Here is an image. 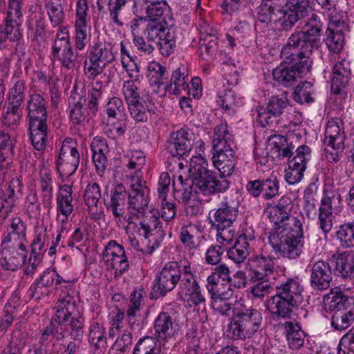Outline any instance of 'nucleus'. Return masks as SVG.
I'll use <instances>...</instances> for the list:
<instances>
[{"instance_id":"obj_1","label":"nucleus","mask_w":354,"mask_h":354,"mask_svg":"<svg viewBox=\"0 0 354 354\" xmlns=\"http://www.w3.org/2000/svg\"><path fill=\"white\" fill-rule=\"evenodd\" d=\"M55 314L42 333V339L54 334L57 340L65 338L68 334L71 338L80 342L84 335V318L80 315L76 300L69 295L59 299L55 306Z\"/></svg>"},{"instance_id":"obj_2","label":"nucleus","mask_w":354,"mask_h":354,"mask_svg":"<svg viewBox=\"0 0 354 354\" xmlns=\"http://www.w3.org/2000/svg\"><path fill=\"white\" fill-rule=\"evenodd\" d=\"M308 16V0H261L258 19L262 23H277L284 31L290 30L295 25Z\"/></svg>"},{"instance_id":"obj_3","label":"nucleus","mask_w":354,"mask_h":354,"mask_svg":"<svg viewBox=\"0 0 354 354\" xmlns=\"http://www.w3.org/2000/svg\"><path fill=\"white\" fill-rule=\"evenodd\" d=\"M283 62L272 71L274 79L281 86H292L297 79L305 72H309L312 67V57L304 54L287 44L281 50Z\"/></svg>"},{"instance_id":"obj_4","label":"nucleus","mask_w":354,"mask_h":354,"mask_svg":"<svg viewBox=\"0 0 354 354\" xmlns=\"http://www.w3.org/2000/svg\"><path fill=\"white\" fill-rule=\"evenodd\" d=\"M196 158L199 162L193 160L191 162L189 171L192 173V177L186 178V187L178 190V192H182L180 199L183 203H188L192 196L193 186L199 189L204 195L224 192L228 189V183L224 178L216 180L212 177V171L208 169L207 163L203 158Z\"/></svg>"},{"instance_id":"obj_5","label":"nucleus","mask_w":354,"mask_h":354,"mask_svg":"<svg viewBox=\"0 0 354 354\" xmlns=\"http://www.w3.org/2000/svg\"><path fill=\"white\" fill-rule=\"evenodd\" d=\"M268 239L276 254L279 253L283 258L296 259L301 254L304 246L302 225L291 228L279 227L270 232Z\"/></svg>"},{"instance_id":"obj_6","label":"nucleus","mask_w":354,"mask_h":354,"mask_svg":"<svg viewBox=\"0 0 354 354\" xmlns=\"http://www.w3.org/2000/svg\"><path fill=\"white\" fill-rule=\"evenodd\" d=\"M29 131L31 143L38 151L47 145L48 127L44 100L39 94L32 95L28 102Z\"/></svg>"},{"instance_id":"obj_7","label":"nucleus","mask_w":354,"mask_h":354,"mask_svg":"<svg viewBox=\"0 0 354 354\" xmlns=\"http://www.w3.org/2000/svg\"><path fill=\"white\" fill-rule=\"evenodd\" d=\"M322 26L319 17L313 12L305 21L304 30L292 32L286 44L312 57L314 50L319 47Z\"/></svg>"},{"instance_id":"obj_8","label":"nucleus","mask_w":354,"mask_h":354,"mask_svg":"<svg viewBox=\"0 0 354 354\" xmlns=\"http://www.w3.org/2000/svg\"><path fill=\"white\" fill-rule=\"evenodd\" d=\"M262 322V313L257 309L250 308L237 313L227 326L228 335L233 340L251 338L261 328Z\"/></svg>"},{"instance_id":"obj_9","label":"nucleus","mask_w":354,"mask_h":354,"mask_svg":"<svg viewBox=\"0 0 354 354\" xmlns=\"http://www.w3.org/2000/svg\"><path fill=\"white\" fill-rule=\"evenodd\" d=\"M238 215V206L230 201L223 202L217 209L209 212V220L212 226L216 227L217 241L220 243H229L232 237L230 230L225 232L236 221Z\"/></svg>"},{"instance_id":"obj_10","label":"nucleus","mask_w":354,"mask_h":354,"mask_svg":"<svg viewBox=\"0 0 354 354\" xmlns=\"http://www.w3.org/2000/svg\"><path fill=\"white\" fill-rule=\"evenodd\" d=\"M181 279V271L177 262L171 261L165 264L156 275L151 291L152 299L164 297L176 286Z\"/></svg>"},{"instance_id":"obj_11","label":"nucleus","mask_w":354,"mask_h":354,"mask_svg":"<svg viewBox=\"0 0 354 354\" xmlns=\"http://www.w3.org/2000/svg\"><path fill=\"white\" fill-rule=\"evenodd\" d=\"M88 62H84V71L89 78H94L102 73L115 57L109 45L97 42L91 46L88 55Z\"/></svg>"},{"instance_id":"obj_12","label":"nucleus","mask_w":354,"mask_h":354,"mask_svg":"<svg viewBox=\"0 0 354 354\" xmlns=\"http://www.w3.org/2000/svg\"><path fill=\"white\" fill-rule=\"evenodd\" d=\"M77 55L74 51L68 33L63 30H59L52 45L51 55L53 59H57L62 66L70 70L80 66Z\"/></svg>"},{"instance_id":"obj_13","label":"nucleus","mask_w":354,"mask_h":354,"mask_svg":"<svg viewBox=\"0 0 354 354\" xmlns=\"http://www.w3.org/2000/svg\"><path fill=\"white\" fill-rule=\"evenodd\" d=\"M292 207L291 200L288 197H282L277 204L267 206L268 210V218L274 224L273 231L283 227L291 228L298 225H301L300 221L290 215V212Z\"/></svg>"},{"instance_id":"obj_14","label":"nucleus","mask_w":354,"mask_h":354,"mask_svg":"<svg viewBox=\"0 0 354 354\" xmlns=\"http://www.w3.org/2000/svg\"><path fill=\"white\" fill-rule=\"evenodd\" d=\"M27 254L25 245L1 241L0 266L4 270L16 271L25 263Z\"/></svg>"},{"instance_id":"obj_15","label":"nucleus","mask_w":354,"mask_h":354,"mask_svg":"<svg viewBox=\"0 0 354 354\" xmlns=\"http://www.w3.org/2000/svg\"><path fill=\"white\" fill-rule=\"evenodd\" d=\"M346 136L344 131L337 123L329 122L325 130L324 142L327 147H330L335 152L325 149V156L329 162H337L339 160V153L345 147Z\"/></svg>"},{"instance_id":"obj_16","label":"nucleus","mask_w":354,"mask_h":354,"mask_svg":"<svg viewBox=\"0 0 354 354\" xmlns=\"http://www.w3.org/2000/svg\"><path fill=\"white\" fill-rule=\"evenodd\" d=\"M348 25L342 19L331 18L325 32V44L330 53H339L345 45V34Z\"/></svg>"},{"instance_id":"obj_17","label":"nucleus","mask_w":354,"mask_h":354,"mask_svg":"<svg viewBox=\"0 0 354 354\" xmlns=\"http://www.w3.org/2000/svg\"><path fill=\"white\" fill-rule=\"evenodd\" d=\"M149 194L148 187L140 180L130 185V189L127 191V208L129 212L135 210L137 213L132 214L129 220L133 217L140 218V214L147 209L149 203Z\"/></svg>"},{"instance_id":"obj_18","label":"nucleus","mask_w":354,"mask_h":354,"mask_svg":"<svg viewBox=\"0 0 354 354\" xmlns=\"http://www.w3.org/2000/svg\"><path fill=\"white\" fill-rule=\"evenodd\" d=\"M310 149L307 145H301L296 149V155L288 162L289 169L286 174V180L290 185L299 182L306 168V156H310Z\"/></svg>"},{"instance_id":"obj_19","label":"nucleus","mask_w":354,"mask_h":354,"mask_svg":"<svg viewBox=\"0 0 354 354\" xmlns=\"http://www.w3.org/2000/svg\"><path fill=\"white\" fill-rule=\"evenodd\" d=\"M23 185L18 178H14L6 185V189L0 188V213L5 216L13 211L16 202L22 194Z\"/></svg>"},{"instance_id":"obj_20","label":"nucleus","mask_w":354,"mask_h":354,"mask_svg":"<svg viewBox=\"0 0 354 354\" xmlns=\"http://www.w3.org/2000/svg\"><path fill=\"white\" fill-rule=\"evenodd\" d=\"M323 302L326 312H354V297L344 295L337 288L324 295Z\"/></svg>"},{"instance_id":"obj_21","label":"nucleus","mask_w":354,"mask_h":354,"mask_svg":"<svg viewBox=\"0 0 354 354\" xmlns=\"http://www.w3.org/2000/svg\"><path fill=\"white\" fill-rule=\"evenodd\" d=\"M212 146V155H218L220 153H235L234 149L236 147L234 136L230 132L226 123H221L215 127Z\"/></svg>"},{"instance_id":"obj_22","label":"nucleus","mask_w":354,"mask_h":354,"mask_svg":"<svg viewBox=\"0 0 354 354\" xmlns=\"http://www.w3.org/2000/svg\"><path fill=\"white\" fill-rule=\"evenodd\" d=\"M332 270L328 263L317 261L312 266L310 286L317 290H324L330 287L332 281Z\"/></svg>"},{"instance_id":"obj_23","label":"nucleus","mask_w":354,"mask_h":354,"mask_svg":"<svg viewBox=\"0 0 354 354\" xmlns=\"http://www.w3.org/2000/svg\"><path fill=\"white\" fill-rule=\"evenodd\" d=\"M189 135L183 129L172 133L166 142L165 149L174 157L186 156L192 147Z\"/></svg>"},{"instance_id":"obj_24","label":"nucleus","mask_w":354,"mask_h":354,"mask_svg":"<svg viewBox=\"0 0 354 354\" xmlns=\"http://www.w3.org/2000/svg\"><path fill=\"white\" fill-rule=\"evenodd\" d=\"M71 142L64 140L60 149L57 164L66 171V174L71 175L75 172L80 164V154Z\"/></svg>"},{"instance_id":"obj_25","label":"nucleus","mask_w":354,"mask_h":354,"mask_svg":"<svg viewBox=\"0 0 354 354\" xmlns=\"http://www.w3.org/2000/svg\"><path fill=\"white\" fill-rule=\"evenodd\" d=\"M127 191L122 184L116 185L111 192L110 201L104 202L107 210H110L117 218H124Z\"/></svg>"},{"instance_id":"obj_26","label":"nucleus","mask_w":354,"mask_h":354,"mask_svg":"<svg viewBox=\"0 0 354 354\" xmlns=\"http://www.w3.org/2000/svg\"><path fill=\"white\" fill-rule=\"evenodd\" d=\"M298 306L277 292L266 302L267 310L277 317L290 318L294 308Z\"/></svg>"},{"instance_id":"obj_27","label":"nucleus","mask_w":354,"mask_h":354,"mask_svg":"<svg viewBox=\"0 0 354 354\" xmlns=\"http://www.w3.org/2000/svg\"><path fill=\"white\" fill-rule=\"evenodd\" d=\"M212 161L214 167L219 171L220 175L218 177H216L213 175L212 171V177L214 180L224 178L228 183V187L230 186V181L226 178L227 176H230L234 171L237 156L235 153H220L218 155H212Z\"/></svg>"},{"instance_id":"obj_28","label":"nucleus","mask_w":354,"mask_h":354,"mask_svg":"<svg viewBox=\"0 0 354 354\" xmlns=\"http://www.w3.org/2000/svg\"><path fill=\"white\" fill-rule=\"evenodd\" d=\"M253 239L254 236H248L245 233L240 234L234 245L227 250L228 258L237 264L244 262L251 251L249 241H252Z\"/></svg>"},{"instance_id":"obj_29","label":"nucleus","mask_w":354,"mask_h":354,"mask_svg":"<svg viewBox=\"0 0 354 354\" xmlns=\"http://www.w3.org/2000/svg\"><path fill=\"white\" fill-rule=\"evenodd\" d=\"M137 90H124V95L129 106L131 116L136 122H145L147 115L142 102V97Z\"/></svg>"},{"instance_id":"obj_30","label":"nucleus","mask_w":354,"mask_h":354,"mask_svg":"<svg viewBox=\"0 0 354 354\" xmlns=\"http://www.w3.org/2000/svg\"><path fill=\"white\" fill-rule=\"evenodd\" d=\"M26 235V225L19 216H15L10 220L7 227V234L2 242L25 245Z\"/></svg>"},{"instance_id":"obj_31","label":"nucleus","mask_w":354,"mask_h":354,"mask_svg":"<svg viewBox=\"0 0 354 354\" xmlns=\"http://www.w3.org/2000/svg\"><path fill=\"white\" fill-rule=\"evenodd\" d=\"M335 269L343 278H354V251H346L333 254Z\"/></svg>"},{"instance_id":"obj_32","label":"nucleus","mask_w":354,"mask_h":354,"mask_svg":"<svg viewBox=\"0 0 354 354\" xmlns=\"http://www.w3.org/2000/svg\"><path fill=\"white\" fill-rule=\"evenodd\" d=\"M153 328L157 338L161 340L170 338L176 331L172 317L165 312L158 315L155 320Z\"/></svg>"},{"instance_id":"obj_33","label":"nucleus","mask_w":354,"mask_h":354,"mask_svg":"<svg viewBox=\"0 0 354 354\" xmlns=\"http://www.w3.org/2000/svg\"><path fill=\"white\" fill-rule=\"evenodd\" d=\"M283 326L289 347L295 350L300 349L304 344L306 335L299 324L295 321H288Z\"/></svg>"},{"instance_id":"obj_34","label":"nucleus","mask_w":354,"mask_h":354,"mask_svg":"<svg viewBox=\"0 0 354 354\" xmlns=\"http://www.w3.org/2000/svg\"><path fill=\"white\" fill-rule=\"evenodd\" d=\"M72 187L70 185H64L61 187V192L57 195V213L63 216L61 219L62 223L68 221V216L73 211L72 204Z\"/></svg>"},{"instance_id":"obj_35","label":"nucleus","mask_w":354,"mask_h":354,"mask_svg":"<svg viewBox=\"0 0 354 354\" xmlns=\"http://www.w3.org/2000/svg\"><path fill=\"white\" fill-rule=\"evenodd\" d=\"M276 290L281 296L293 302L295 305L299 306L303 301L302 287L293 279H290L279 286H277Z\"/></svg>"},{"instance_id":"obj_36","label":"nucleus","mask_w":354,"mask_h":354,"mask_svg":"<svg viewBox=\"0 0 354 354\" xmlns=\"http://www.w3.org/2000/svg\"><path fill=\"white\" fill-rule=\"evenodd\" d=\"M255 268L252 271V280L268 279V277L274 272V261L272 258L263 254L257 255L254 258Z\"/></svg>"},{"instance_id":"obj_37","label":"nucleus","mask_w":354,"mask_h":354,"mask_svg":"<svg viewBox=\"0 0 354 354\" xmlns=\"http://www.w3.org/2000/svg\"><path fill=\"white\" fill-rule=\"evenodd\" d=\"M138 218L140 219V228L144 230L145 239H148L154 230L161 228L159 214L156 210H144Z\"/></svg>"},{"instance_id":"obj_38","label":"nucleus","mask_w":354,"mask_h":354,"mask_svg":"<svg viewBox=\"0 0 354 354\" xmlns=\"http://www.w3.org/2000/svg\"><path fill=\"white\" fill-rule=\"evenodd\" d=\"M66 0H46L45 3L50 21L55 27L64 22Z\"/></svg>"},{"instance_id":"obj_39","label":"nucleus","mask_w":354,"mask_h":354,"mask_svg":"<svg viewBox=\"0 0 354 354\" xmlns=\"http://www.w3.org/2000/svg\"><path fill=\"white\" fill-rule=\"evenodd\" d=\"M168 8L167 3L163 0L150 1L149 4L146 8V15L144 16L145 19L166 24V21L162 17Z\"/></svg>"},{"instance_id":"obj_40","label":"nucleus","mask_w":354,"mask_h":354,"mask_svg":"<svg viewBox=\"0 0 354 354\" xmlns=\"http://www.w3.org/2000/svg\"><path fill=\"white\" fill-rule=\"evenodd\" d=\"M220 295L211 296V306L221 315H229L232 304L229 299L232 297V290H226Z\"/></svg>"},{"instance_id":"obj_41","label":"nucleus","mask_w":354,"mask_h":354,"mask_svg":"<svg viewBox=\"0 0 354 354\" xmlns=\"http://www.w3.org/2000/svg\"><path fill=\"white\" fill-rule=\"evenodd\" d=\"M101 196L100 187L97 183L87 185L84 194V199L89 212L96 211L97 205Z\"/></svg>"},{"instance_id":"obj_42","label":"nucleus","mask_w":354,"mask_h":354,"mask_svg":"<svg viewBox=\"0 0 354 354\" xmlns=\"http://www.w3.org/2000/svg\"><path fill=\"white\" fill-rule=\"evenodd\" d=\"M160 348L157 340L151 337L140 339L136 344L133 354H160Z\"/></svg>"},{"instance_id":"obj_43","label":"nucleus","mask_w":354,"mask_h":354,"mask_svg":"<svg viewBox=\"0 0 354 354\" xmlns=\"http://www.w3.org/2000/svg\"><path fill=\"white\" fill-rule=\"evenodd\" d=\"M354 322V312L333 313L331 318V326L337 330H344L349 328Z\"/></svg>"},{"instance_id":"obj_44","label":"nucleus","mask_w":354,"mask_h":354,"mask_svg":"<svg viewBox=\"0 0 354 354\" xmlns=\"http://www.w3.org/2000/svg\"><path fill=\"white\" fill-rule=\"evenodd\" d=\"M170 85L166 86L165 88H171V86H174V88H190L189 80L187 67L184 65H180L176 70H175L171 75Z\"/></svg>"},{"instance_id":"obj_45","label":"nucleus","mask_w":354,"mask_h":354,"mask_svg":"<svg viewBox=\"0 0 354 354\" xmlns=\"http://www.w3.org/2000/svg\"><path fill=\"white\" fill-rule=\"evenodd\" d=\"M156 45L160 53L163 56H169L173 52L176 46L175 35L174 30L169 28L167 34L160 41H156Z\"/></svg>"},{"instance_id":"obj_46","label":"nucleus","mask_w":354,"mask_h":354,"mask_svg":"<svg viewBox=\"0 0 354 354\" xmlns=\"http://www.w3.org/2000/svg\"><path fill=\"white\" fill-rule=\"evenodd\" d=\"M342 245L346 248L354 246V221L342 225L337 232Z\"/></svg>"},{"instance_id":"obj_47","label":"nucleus","mask_w":354,"mask_h":354,"mask_svg":"<svg viewBox=\"0 0 354 354\" xmlns=\"http://www.w3.org/2000/svg\"><path fill=\"white\" fill-rule=\"evenodd\" d=\"M263 197L266 200H271L279 194V181L276 176L271 175L269 178L262 180Z\"/></svg>"},{"instance_id":"obj_48","label":"nucleus","mask_w":354,"mask_h":354,"mask_svg":"<svg viewBox=\"0 0 354 354\" xmlns=\"http://www.w3.org/2000/svg\"><path fill=\"white\" fill-rule=\"evenodd\" d=\"M162 22L150 21L145 28V34H147L149 41H160L167 34L169 28H165Z\"/></svg>"},{"instance_id":"obj_49","label":"nucleus","mask_w":354,"mask_h":354,"mask_svg":"<svg viewBox=\"0 0 354 354\" xmlns=\"http://www.w3.org/2000/svg\"><path fill=\"white\" fill-rule=\"evenodd\" d=\"M48 241L46 235V230H41L38 232L31 243L32 255L42 257V253L46 251V243Z\"/></svg>"},{"instance_id":"obj_50","label":"nucleus","mask_w":354,"mask_h":354,"mask_svg":"<svg viewBox=\"0 0 354 354\" xmlns=\"http://www.w3.org/2000/svg\"><path fill=\"white\" fill-rule=\"evenodd\" d=\"M90 342L93 344L95 348L101 346H105L106 344V338L104 336V328L98 324L91 326L88 335Z\"/></svg>"},{"instance_id":"obj_51","label":"nucleus","mask_w":354,"mask_h":354,"mask_svg":"<svg viewBox=\"0 0 354 354\" xmlns=\"http://www.w3.org/2000/svg\"><path fill=\"white\" fill-rule=\"evenodd\" d=\"M338 354H354V328L350 329L340 339Z\"/></svg>"},{"instance_id":"obj_52","label":"nucleus","mask_w":354,"mask_h":354,"mask_svg":"<svg viewBox=\"0 0 354 354\" xmlns=\"http://www.w3.org/2000/svg\"><path fill=\"white\" fill-rule=\"evenodd\" d=\"M51 176L49 173L41 172L40 188L42 192L43 203L48 205L52 199Z\"/></svg>"},{"instance_id":"obj_53","label":"nucleus","mask_w":354,"mask_h":354,"mask_svg":"<svg viewBox=\"0 0 354 354\" xmlns=\"http://www.w3.org/2000/svg\"><path fill=\"white\" fill-rule=\"evenodd\" d=\"M22 115V111L17 107L14 109L8 106L6 111L3 113L2 122L7 127L15 129L18 124L19 120Z\"/></svg>"},{"instance_id":"obj_54","label":"nucleus","mask_w":354,"mask_h":354,"mask_svg":"<svg viewBox=\"0 0 354 354\" xmlns=\"http://www.w3.org/2000/svg\"><path fill=\"white\" fill-rule=\"evenodd\" d=\"M224 286L225 285L220 282V279L214 272H212L207 279L206 288L211 296L221 295V293L226 292Z\"/></svg>"},{"instance_id":"obj_55","label":"nucleus","mask_w":354,"mask_h":354,"mask_svg":"<svg viewBox=\"0 0 354 354\" xmlns=\"http://www.w3.org/2000/svg\"><path fill=\"white\" fill-rule=\"evenodd\" d=\"M288 103L286 98L283 100L276 96L272 97L268 104L267 113L278 117L282 113L283 109L286 107Z\"/></svg>"},{"instance_id":"obj_56","label":"nucleus","mask_w":354,"mask_h":354,"mask_svg":"<svg viewBox=\"0 0 354 354\" xmlns=\"http://www.w3.org/2000/svg\"><path fill=\"white\" fill-rule=\"evenodd\" d=\"M128 324L132 330L141 328L142 319L140 317V308L129 306L127 310Z\"/></svg>"},{"instance_id":"obj_57","label":"nucleus","mask_w":354,"mask_h":354,"mask_svg":"<svg viewBox=\"0 0 354 354\" xmlns=\"http://www.w3.org/2000/svg\"><path fill=\"white\" fill-rule=\"evenodd\" d=\"M0 157L12 160L13 149L10 136L8 133H0Z\"/></svg>"},{"instance_id":"obj_58","label":"nucleus","mask_w":354,"mask_h":354,"mask_svg":"<svg viewBox=\"0 0 354 354\" xmlns=\"http://www.w3.org/2000/svg\"><path fill=\"white\" fill-rule=\"evenodd\" d=\"M158 69H156L153 64L148 67L147 77L149 79L151 86H162L163 83L161 82L165 72V68L160 64L157 65Z\"/></svg>"},{"instance_id":"obj_59","label":"nucleus","mask_w":354,"mask_h":354,"mask_svg":"<svg viewBox=\"0 0 354 354\" xmlns=\"http://www.w3.org/2000/svg\"><path fill=\"white\" fill-rule=\"evenodd\" d=\"M194 232V228L192 225L183 226L180 229V241L185 246L189 249L194 248L196 246V243L193 234Z\"/></svg>"},{"instance_id":"obj_60","label":"nucleus","mask_w":354,"mask_h":354,"mask_svg":"<svg viewBox=\"0 0 354 354\" xmlns=\"http://www.w3.org/2000/svg\"><path fill=\"white\" fill-rule=\"evenodd\" d=\"M26 206L29 216H36L39 214L41 210L40 203L35 193L28 195L26 197Z\"/></svg>"},{"instance_id":"obj_61","label":"nucleus","mask_w":354,"mask_h":354,"mask_svg":"<svg viewBox=\"0 0 354 354\" xmlns=\"http://www.w3.org/2000/svg\"><path fill=\"white\" fill-rule=\"evenodd\" d=\"M223 252V247L218 245H212L206 252V262L212 265L218 264L221 259V254Z\"/></svg>"},{"instance_id":"obj_62","label":"nucleus","mask_w":354,"mask_h":354,"mask_svg":"<svg viewBox=\"0 0 354 354\" xmlns=\"http://www.w3.org/2000/svg\"><path fill=\"white\" fill-rule=\"evenodd\" d=\"M87 97L88 93L86 90H72L68 98L69 106L83 107Z\"/></svg>"},{"instance_id":"obj_63","label":"nucleus","mask_w":354,"mask_h":354,"mask_svg":"<svg viewBox=\"0 0 354 354\" xmlns=\"http://www.w3.org/2000/svg\"><path fill=\"white\" fill-rule=\"evenodd\" d=\"M246 285L245 273L243 271H237L232 277L230 276L226 290H232L234 288H241Z\"/></svg>"},{"instance_id":"obj_64","label":"nucleus","mask_w":354,"mask_h":354,"mask_svg":"<svg viewBox=\"0 0 354 354\" xmlns=\"http://www.w3.org/2000/svg\"><path fill=\"white\" fill-rule=\"evenodd\" d=\"M257 281L258 283L252 288L250 292L254 297L261 298L269 293L272 287L268 281V279Z\"/></svg>"}]
</instances>
